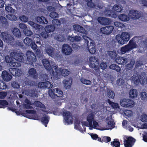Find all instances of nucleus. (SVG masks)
Wrapping results in <instances>:
<instances>
[{
    "label": "nucleus",
    "mask_w": 147,
    "mask_h": 147,
    "mask_svg": "<svg viewBox=\"0 0 147 147\" xmlns=\"http://www.w3.org/2000/svg\"><path fill=\"white\" fill-rule=\"evenodd\" d=\"M47 84L45 82H40L38 84V86L40 88H44L46 87H48V86H46L45 84Z\"/></svg>",
    "instance_id": "nucleus-56"
},
{
    "label": "nucleus",
    "mask_w": 147,
    "mask_h": 147,
    "mask_svg": "<svg viewBox=\"0 0 147 147\" xmlns=\"http://www.w3.org/2000/svg\"><path fill=\"white\" fill-rule=\"evenodd\" d=\"M7 85L6 83L2 81H0V89H5L7 88Z\"/></svg>",
    "instance_id": "nucleus-53"
},
{
    "label": "nucleus",
    "mask_w": 147,
    "mask_h": 147,
    "mask_svg": "<svg viewBox=\"0 0 147 147\" xmlns=\"http://www.w3.org/2000/svg\"><path fill=\"white\" fill-rule=\"evenodd\" d=\"M10 57L8 55L5 57V60L6 63H10L13 67H18L21 66L20 63L13 62V59L20 62L24 63L25 60L24 59V54L22 53H19L13 51L10 53Z\"/></svg>",
    "instance_id": "nucleus-1"
},
{
    "label": "nucleus",
    "mask_w": 147,
    "mask_h": 147,
    "mask_svg": "<svg viewBox=\"0 0 147 147\" xmlns=\"http://www.w3.org/2000/svg\"><path fill=\"white\" fill-rule=\"evenodd\" d=\"M20 20L24 22H28V17L25 16L23 15L19 17Z\"/></svg>",
    "instance_id": "nucleus-57"
},
{
    "label": "nucleus",
    "mask_w": 147,
    "mask_h": 147,
    "mask_svg": "<svg viewBox=\"0 0 147 147\" xmlns=\"http://www.w3.org/2000/svg\"><path fill=\"white\" fill-rule=\"evenodd\" d=\"M72 79L70 77L67 79L63 80V84L64 86L66 89L69 88L72 85Z\"/></svg>",
    "instance_id": "nucleus-19"
},
{
    "label": "nucleus",
    "mask_w": 147,
    "mask_h": 147,
    "mask_svg": "<svg viewBox=\"0 0 147 147\" xmlns=\"http://www.w3.org/2000/svg\"><path fill=\"white\" fill-rule=\"evenodd\" d=\"M94 115L92 113L89 114L87 117V120L88 122L90 127H92V122L94 121Z\"/></svg>",
    "instance_id": "nucleus-24"
},
{
    "label": "nucleus",
    "mask_w": 147,
    "mask_h": 147,
    "mask_svg": "<svg viewBox=\"0 0 147 147\" xmlns=\"http://www.w3.org/2000/svg\"><path fill=\"white\" fill-rule=\"evenodd\" d=\"M43 65L45 69L49 71H51L53 76L55 75H58V66L55 65H52L51 66L49 61L47 59H44L42 60Z\"/></svg>",
    "instance_id": "nucleus-3"
},
{
    "label": "nucleus",
    "mask_w": 147,
    "mask_h": 147,
    "mask_svg": "<svg viewBox=\"0 0 147 147\" xmlns=\"http://www.w3.org/2000/svg\"><path fill=\"white\" fill-rule=\"evenodd\" d=\"M111 145L113 147H120V143L118 139H115L113 141L111 142Z\"/></svg>",
    "instance_id": "nucleus-38"
},
{
    "label": "nucleus",
    "mask_w": 147,
    "mask_h": 147,
    "mask_svg": "<svg viewBox=\"0 0 147 147\" xmlns=\"http://www.w3.org/2000/svg\"><path fill=\"white\" fill-rule=\"evenodd\" d=\"M136 140L130 136H125L124 138L123 144L125 147H132Z\"/></svg>",
    "instance_id": "nucleus-6"
},
{
    "label": "nucleus",
    "mask_w": 147,
    "mask_h": 147,
    "mask_svg": "<svg viewBox=\"0 0 147 147\" xmlns=\"http://www.w3.org/2000/svg\"><path fill=\"white\" fill-rule=\"evenodd\" d=\"M72 51V48L68 44H63L62 47V51L65 55H70Z\"/></svg>",
    "instance_id": "nucleus-14"
},
{
    "label": "nucleus",
    "mask_w": 147,
    "mask_h": 147,
    "mask_svg": "<svg viewBox=\"0 0 147 147\" xmlns=\"http://www.w3.org/2000/svg\"><path fill=\"white\" fill-rule=\"evenodd\" d=\"M58 75H55L54 76H58L61 74L62 76L65 77L68 75L69 74V71L67 69L59 68L58 69Z\"/></svg>",
    "instance_id": "nucleus-20"
},
{
    "label": "nucleus",
    "mask_w": 147,
    "mask_h": 147,
    "mask_svg": "<svg viewBox=\"0 0 147 147\" xmlns=\"http://www.w3.org/2000/svg\"><path fill=\"white\" fill-rule=\"evenodd\" d=\"M55 26L53 25H48L45 27V31L47 32H53L55 29Z\"/></svg>",
    "instance_id": "nucleus-35"
},
{
    "label": "nucleus",
    "mask_w": 147,
    "mask_h": 147,
    "mask_svg": "<svg viewBox=\"0 0 147 147\" xmlns=\"http://www.w3.org/2000/svg\"><path fill=\"white\" fill-rule=\"evenodd\" d=\"M24 32L26 36H30L33 34L32 32L30 30H29L27 28L24 31Z\"/></svg>",
    "instance_id": "nucleus-50"
},
{
    "label": "nucleus",
    "mask_w": 147,
    "mask_h": 147,
    "mask_svg": "<svg viewBox=\"0 0 147 147\" xmlns=\"http://www.w3.org/2000/svg\"><path fill=\"white\" fill-rule=\"evenodd\" d=\"M6 17L9 20L11 21H16L17 20V17L13 14H8L6 15Z\"/></svg>",
    "instance_id": "nucleus-45"
},
{
    "label": "nucleus",
    "mask_w": 147,
    "mask_h": 147,
    "mask_svg": "<svg viewBox=\"0 0 147 147\" xmlns=\"http://www.w3.org/2000/svg\"><path fill=\"white\" fill-rule=\"evenodd\" d=\"M88 6L90 7H94L96 6L95 4L93 3L92 2V0H90V1H88L87 3Z\"/></svg>",
    "instance_id": "nucleus-63"
},
{
    "label": "nucleus",
    "mask_w": 147,
    "mask_h": 147,
    "mask_svg": "<svg viewBox=\"0 0 147 147\" xmlns=\"http://www.w3.org/2000/svg\"><path fill=\"white\" fill-rule=\"evenodd\" d=\"M36 20L37 22L40 24H46L48 22L47 20L43 16H41L40 17H37L36 18Z\"/></svg>",
    "instance_id": "nucleus-27"
},
{
    "label": "nucleus",
    "mask_w": 147,
    "mask_h": 147,
    "mask_svg": "<svg viewBox=\"0 0 147 147\" xmlns=\"http://www.w3.org/2000/svg\"><path fill=\"white\" fill-rule=\"evenodd\" d=\"M108 54L111 59L113 60L115 59L117 57V54L115 51H109Z\"/></svg>",
    "instance_id": "nucleus-39"
},
{
    "label": "nucleus",
    "mask_w": 147,
    "mask_h": 147,
    "mask_svg": "<svg viewBox=\"0 0 147 147\" xmlns=\"http://www.w3.org/2000/svg\"><path fill=\"white\" fill-rule=\"evenodd\" d=\"M0 21L3 26H7L8 24V22L6 18L3 16L0 17Z\"/></svg>",
    "instance_id": "nucleus-42"
},
{
    "label": "nucleus",
    "mask_w": 147,
    "mask_h": 147,
    "mask_svg": "<svg viewBox=\"0 0 147 147\" xmlns=\"http://www.w3.org/2000/svg\"><path fill=\"white\" fill-rule=\"evenodd\" d=\"M49 93V96L53 98L56 97H61L63 95V92L58 88H55L53 90H50Z\"/></svg>",
    "instance_id": "nucleus-9"
},
{
    "label": "nucleus",
    "mask_w": 147,
    "mask_h": 147,
    "mask_svg": "<svg viewBox=\"0 0 147 147\" xmlns=\"http://www.w3.org/2000/svg\"><path fill=\"white\" fill-rule=\"evenodd\" d=\"M118 18L120 20L123 22H127L129 20V18L128 16L124 14L119 15Z\"/></svg>",
    "instance_id": "nucleus-33"
},
{
    "label": "nucleus",
    "mask_w": 147,
    "mask_h": 147,
    "mask_svg": "<svg viewBox=\"0 0 147 147\" xmlns=\"http://www.w3.org/2000/svg\"><path fill=\"white\" fill-rule=\"evenodd\" d=\"M1 36L4 41L8 43H12L14 40V38L7 32H2Z\"/></svg>",
    "instance_id": "nucleus-8"
},
{
    "label": "nucleus",
    "mask_w": 147,
    "mask_h": 147,
    "mask_svg": "<svg viewBox=\"0 0 147 147\" xmlns=\"http://www.w3.org/2000/svg\"><path fill=\"white\" fill-rule=\"evenodd\" d=\"M107 102L113 109H117L119 108V104L117 103L112 102L109 99L107 100Z\"/></svg>",
    "instance_id": "nucleus-40"
},
{
    "label": "nucleus",
    "mask_w": 147,
    "mask_h": 147,
    "mask_svg": "<svg viewBox=\"0 0 147 147\" xmlns=\"http://www.w3.org/2000/svg\"><path fill=\"white\" fill-rule=\"evenodd\" d=\"M45 52L49 56L52 57L54 56V54L55 53L56 51L54 48L52 47H49L45 49Z\"/></svg>",
    "instance_id": "nucleus-22"
},
{
    "label": "nucleus",
    "mask_w": 147,
    "mask_h": 147,
    "mask_svg": "<svg viewBox=\"0 0 147 147\" xmlns=\"http://www.w3.org/2000/svg\"><path fill=\"white\" fill-rule=\"evenodd\" d=\"M25 112V113H21V115L23 116L28 118H29L28 117V113L35 114L36 113V111H35L30 110H26Z\"/></svg>",
    "instance_id": "nucleus-34"
},
{
    "label": "nucleus",
    "mask_w": 147,
    "mask_h": 147,
    "mask_svg": "<svg viewBox=\"0 0 147 147\" xmlns=\"http://www.w3.org/2000/svg\"><path fill=\"white\" fill-rule=\"evenodd\" d=\"M128 15L130 18L133 20L138 19L141 16V13L138 11L134 9L129 10Z\"/></svg>",
    "instance_id": "nucleus-12"
},
{
    "label": "nucleus",
    "mask_w": 147,
    "mask_h": 147,
    "mask_svg": "<svg viewBox=\"0 0 147 147\" xmlns=\"http://www.w3.org/2000/svg\"><path fill=\"white\" fill-rule=\"evenodd\" d=\"M5 10L8 13H13L14 12V9L10 6H6L5 8Z\"/></svg>",
    "instance_id": "nucleus-51"
},
{
    "label": "nucleus",
    "mask_w": 147,
    "mask_h": 147,
    "mask_svg": "<svg viewBox=\"0 0 147 147\" xmlns=\"http://www.w3.org/2000/svg\"><path fill=\"white\" fill-rule=\"evenodd\" d=\"M33 41L31 39L28 37L26 38L24 40V42L27 46H31Z\"/></svg>",
    "instance_id": "nucleus-43"
},
{
    "label": "nucleus",
    "mask_w": 147,
    "mask_h": 147,
    "mask_svg": "<svg viewBox=\"0 0 147 147\" xmlns=\"http://www.w3.org/2000/svg\"><path fill=\"white\" fill-rule=\"evenodd\" d=\"M120 105L123 107L131 108L134 106V102L132 100L123 98L121 100Z\"/></svg>",
    "instance_id": "nucleus-10"
},
{
    "label": "nucleus",
    "mask_w": 147,
    "mask_h": 147,
    "mask_svg": "<svg viewBox=\"0 0 147 147\" xmlns=\"http://www.w3.org/2000/svg\"><path fill=\"white\" fill-rule=\"evenodd\" d=\"M129 97L133 99L136 98L138 96V92L137 90L135 89H131L129 92Z\"/></svg>",
    "instance_id": "nucleus-28"
},
{
    "label": "nucleus",
    "mask_w": 147,
    "mask_h": 147,
    "mask_svg": "<svg viewBox=\"0 0 147 147\" xmlns=\"http://www.w3.org/2000/svg\"><path fill=\"white\" fill-rule=\"evenodd\" d=\"M116 38L119 44L123 45L129 40L130 35L127 32H123L121 33V35L119 34L117 35Z\"/></svg>",
    "instance_id": "nucleus-5"
},
{
    "label": "nucleus",
    "mask_w": 147,
    "mask_h": 147,
    "mask_svg": "<svg viewBox=\"0 0 147 147\" xmlns=\"http://www.w3.org/2000/svg\"><path fill=\"white\" fill-rule=\"evenodd\" d=\"M80 81L82 84H84L88 85L91 84V82L90 80L85 79L84 78H81Z\"/></svg>",
    "instance_id": "nucleus-47"
},
{
    "label": "nucleus",
    "mask_w": 147,
    "mask_h": 147,
    "mask_svg": "<svg viewBox=\"0 0 147 147\" xmlns=\"http://www.w3.org/2000/svg\"><path fill=\"white\" fill-rule=\"evenodd\" d=\"M109 67L110 69L115 70L117 72H119L121 70L120 68L116 64H111L109 66Z\"/></svg>",
    "instance_id": "nucleus-41"
},
{
    "label": "nucleus",
    "mask_w": 147,
    "mask_h": 147,
    "mask_svg": "<svg viewBox=\"0 0 147 147\" xmlns=\"http://www.w3.org/2000/svg\"><path fill=\"white\" fill-rule=\"evenodd\" d=\"M1 76L3 80L5 81H10L12 78V76L5 70L3 71L2 73Z\"/></svg>",
    "instance_id": "nucleus-17"
},
{
    "label": "nucleus",
    "mask_w": 147,
    "mask_h": 147,
    "mask_svg": "<svg viewBox=\"0 0 147 147\" xmlns=\"http://www.w3.org/2000/svg\"><path fill=\"white\" fill-rule=\"evenodd\" d=\"M8 104V102L5 100H0V105L2 107H0V108H4Z\"/></svg>",
    "instance_id": "nucleus-46"
},
{
    "label": "nucleus",
    "mask_w": 147,
    "mask_h": 147,
    "mask_svg": "<svg viewBox=\"0 0 147 147\" xmlns=\"http://www.w3.org/2000/svg\"><path fill=\"white\" fill-rule=\"evenodd\" d=\"M12 86L15 88L16 89L19 88L20 87V84L17 82L14 81L12 82L11 84Z\"/></svg>",
    "instance_id": "nucleus-48"
},
{
    "label": "nucleus",
    "mask_w": 147,
    "mask_h": 147,
    "mask_svg": "<svg viewBox=\"0 0 147 147\" xmlns=\"http://www.w3.org/2000/svg\"><path fill=\"white\" fill-rule=\"evenodd\" d=\"M90 66L95 71H93L95 74H100L99 60L95 56H91L89 58Z\"/></svg>",
    "instance_id": "nucleus-4"
},
{
    "label": "nucleus",
    "mask_w": 147,
    "mask_h": 147,
    "mask_svg": "<svg viewBox=\"0 0 147 147\" xmlns=\"http://www.w3.org/2000/svg\"><path fill=\"white\" fill-rule=\"evenodd\" d=\"M15 71L16 72L14 74V76H21L22 74V71L20 69L16 68Z\"/></svg>",
    "instance_id": "nucleus-59"
},
{
    "label": "nucleus",
    "mask_w": 147,
    "mask_h": 147,
    "mask_svg": "<svg viewBox=\"0 0 147 147\" xmlns=\"http://www.w3.org/2000/svg\"><path fill=\"white\" fill-rule=\"evenodd\" d=\"M130 51L127 45H125L121 48L120 51L122 54H124Z\"/></svg>",
    "instance_id": "nucleus-44"
},
{
    "label": "nucleus",
    "mask_w": 147,
    "mask_h": 147,
    "mask_svg": "<svg viewBox=\"0 0 147 147\" xmlns=\"http://www.w3.org/2000/svg\"><path fill=\"white\" fill-rule=\"evenodd\" d=\"M75 30L82 33L87 34V31L82 27L79 25H75L73 26Z\"/></svg>",
    "instance_id": "nucleus-18"
},
{
    "label": "nucleus",
    "mask_w": 147,
    "mask_h": 147,
    "mask_svg": "<svg viewBox=\"0 0 147 147\" xmlns=\"http://www.w3.org/2000/svg\"><path fill=\"white\" fill-rule=\"evenodd\" d=\"M7 95V92H0V99H3L5 98Z\"/></svg>",
    "instance_id": "nucleus-62"
},
{
    "label": "nucleus",
    "mask_w": 147,
    "mask_h": 147,
    "mask_svg": "<svg viewBox=\"0 0 147 147\" xmlns=\"http://www.w3.org/2000/svg\"><path fill=\"white\" fill-rule=\"evenodd\" d=\"M103 15L105 17L113 18L114 16V12L111 10L109 9H106L103 12Z\"/></svg>",
    "instance_id": "nucleus-23"
},
{
    "label": "nucleus",
    "mask_w": 147,
    "mask_h": 147,
    "mask_svg": "<svg viewBox=\"0 0 147 147\" xmlns=\"http://www.w3.org/2000/svg\"><path fill=\"white\" fill-rule=\"evenodd\" d=\"M50 117L48 115H45V116L42 117L41 118V121L45 126L46 127L49 121Z\"/></svg>",
    "instance_id": "nucleus-31"
},
{
    "label": "nucleus",
    "mask_w": 147,
    "mask_h": 147,
    "mask_svg": "<svg viewBox=\"0 0 147 147\" xmlns=\"http://www.w3.org/2000/svg\"><path fill=\"white\" fill-rule=\"evenodd\" d=\"M50 16L52 18H54L58 17V14L54 11L51 12L50 14Z\"/></svg>",
    "instance_id": "nucleus-58"
},
{
    "label": "nucleus",
    "mask_w": 147,
    "mask_h": 147,
    "mask_svg": "<svg viewBox=\"0 0 147 147\" xmlns=\"http://www.w3.org/2000/svg\"><path fill=\"white\" fill-rule=\"evenodd\" d=\"M90 44V45H88V51L91 54H93L96 52V48L95 46L94 43L91 42Z\"/></svg>",
    "instance_id": "nucleus-26"
},
{
    "label": "nucleus",
    "mask_w": 147,
    "mask_h": 147,
    "mask_svg": "<svg viewBox=\"0 0 147 147\" xmlns=\"http://www.w3.org/2000/svg\"><path fill=\"white\" fill-rule=\"evenodd\" d=\"M76 129H78L82 133H84V132L86 131V128L85 127H84V129L83 130L81 127L80 126L76 127H75Z\"/></svg>",
    "instance_id": "nucleus-61"
},
{
    "label": "nucleus",
    "mask_w": 147,
    "mask_h": 147,
    "mask_svg": "<svg viewBox=\"0 0 147 147\" xmlns=\"http://www.w3.org/2000/svg\"><path fill=\"white\" fill-rule=\"evenodd\" d=\"M27 60L26 61V60L24 58L25 60L24 63L26 64H29L32 65L34 62H36V56L34 53L30 51H28L26 53Z\"/></svg>",
    "instance_id": "nucleus-7"
},
{
    "label": "nucleus",
    "mask_w": 147,
    "mask_h": 147,
    "mask_svg": "<svg viewBox=\"0 0 147 147\" xmlns=\"http://www.w3.org/2000/svg\"><path fill=\"white\" fill-rule=\"evenodd\" d=\"M114 24L115 26L118 27L119 28H123L125 27V25L123 23L118 22H115L114 23Z\"/></svg>",
    "instance_id": "nucleus-54"
},
{
    "label": "nucleus",
    "mask_w": 147,
    "mask_h": 147,
    "mask_svg": "<svg viewBox=\"0 0 147 147\" xmlns=\"http://www.w3.org/2000/svg\"><path fill=\"white\" fill-rule=\"evenodd\" d=\"M12 33L14 36L18 38L20 37L21 34L20 30L17 28H14L12 30Z\"/></svg>",
    "instance_id": "nucleus-32"
},
{
    "label": "nucleus",
    "mask_w": 147,
    "mask_h": 147,
    "mask_svg": "<svg viewBox=\"0 0 147 147\" xmlns=\"http://www.w3.org/2000/svg\"><path fill=\"white\" fill-rule=\"evenodd\" d=\"M55 38L58 41L62 42L66 40V39L64 36L62 35L61 33L56 34L55 36Z\"/></svg>",
    "instance_id": "nucleus-30"
},
{
    "label": "nucleus",
    "mask_w": 147,
    "mask_h": 147,
    "mask_svg": "<svg viewBox=\"0 0 147 147\" xmlns=\"http://www.w3.org/2000/svg\"><path fill=\"white\" fill-rule=\"evenodd\" d=\"M113 9L115 12H120L123 9V7L121 5L115 4L113 6Z\"/></svg>",
    "instance_id": "nucleus-37"
},
{
    "label": "nucleus",
    "mask_w": 147,
    "mask_h": 147,
    "mask_svg": "<svg viewBox=\"0 0 147 147\" xmlns=\"http://www.w3.org/2000/svg\"><path fill=\"white\" fill-rule=\"evenodd\" d=\"M19 27L23 30V32L27 28V26L26 25L23 23H20L19 24Z\"/></svg>",
    "instance_id": "nucleus-60"
},
{
    "label": "nucleus",
    "mask_w": 147,
    "mask_h": 147,
    "mask_svg": "<svg viewBox=\"0 0 147 147\" xmlns=\"http://www.w3.org/2000/svg\"><path fill=\"white\" fill-rule=\"evenodd\" d=\"M65 21L64 18H60V20L54 19L52 21V23L57 29H61L62 28V26L61 27V23L63 24L65 23Z\"/></svg>",
    "instance_id": "nucleus-13"
},
{
    "label": "nucleus",
    "mask_w": 147,
    "mask_h": 147,
    "mask_svg": "<svg viewBox=\"0 0 147 147\" xmlns=\"http://www.w3.org/2000/svg\"><path fill=\"white\" fill-rule=\"evenodd\" d=\"M98 21L100 23L103 25H109L111 23V21L109 18L102 17L98 18Z\"/></svg>",
    "instance_id": "nucleus-16"
},
{
    "label": "nucleus",
    "mask_w": 147,
    "mask_h": 147,
    "mask_svg": "<svg viewBox=\"0 0 147 147\" xmlns=\"http://www.w3.org/2000/svg\"><path fill=\"white\" fill-rule=\"evenodd\" d=\"M140 97L142 100H145L147 99V94L146 92H143L141 93L140 94Z\"/></svg>",
    "instance_id": "nucleus-52"
},
{
    "label": "nucleus",
    "mask_w": 147,
    "mask_h": 147,
    "mask_svg": "<svg viewBox=\"0 0 147 147\" xmlns=\"http://www.w3.org/2000/svg\"><path fill=\"white\" fill-rule=\"evenodd\" d=\"M107 95L108 97L111 99H113L114 98L115 96V93L114 92L111 90H109V92H107Z\"/></svg>",
    "instance_id": "nucleus-49"
},
{
    "label": "nucleus",
    "mask_w": 147,
    "mask_h": 147,
    "mask_svg": "<svg viewBox=\"0 0 147 147\" xmlns=\"http://www.w3.org/2000/svg\"><path fill=\"white\" fill-rule=\"evenodd\" d=\"M114 29L113 26H108L105 27L100 28L101 32L103 34L109 35L112 32Z\"/></svg>",
    "instance_id": "nucleus-15"
},
{
    "label": "nucleus",
    "mask_w": 147,
    "mask_h": 147,
    "mask_svg": "<svg viewBox=\"0 0 147 147\" xmlns=\"http://www.w3.org/2000/svg\"><path fill=\"white\" fill-rule=\"evenodd\" d=\"M102 141L105 143H108L111 140V138L109 136H105L102 138Z\"/></svg>",
    "instance_id": "nucleus-55"
},
{
    "label": "nucleus",
    "mask_w": 147,
    "mask_h": 147,
    "mask_svg": "<svg viewBox=\"0 0 147 147\" xmlns=\"http://www.w3.org/2000/svg\"><path fill=\"white\" fill-rule=\"evenodd\" d=\"M63 115L66 122L69 124L73 123V117L71 113L67 110L64 111L63 112Z\"/></svg>",
    "instance_id": "nucleus-11"
},
{
    "label": "nucleus",
    "mask_w": 147,
    "mask_h": 147,
    "mask_svg": "<svg viewBox=\"0 0 147 147\" xmlns=\"http://www.w3.org/2000/svg\"><path fill=\"white\" fill-rule=\"evenodd\" d=\"M134 63V61L131 60L130 63L126 65V68L127 69L130 70L128 76L131 77V81L134 82L135 85H138L139 82H140V80L137 74V72L136 71L135 73L134 72L135 71L134 69L131 70L133 67Z\"/></svg>",
    "instance_id": "nucleus-2"
},
{
    "label": "nucleus",
    "mask_w": 147,
    "mask_h": 147,
    "mask_svg": "<svg viewBox=\"0 0 147 147\" xmlns=\"http://www.w3.org/2000/svg\"><path fill=\"white\" fill-rule=\"evenodd\" d=\"M130 50L131 51L135 48H136L137 45L134 38H132L127 45Z\"/></svg>",
    "instance_id": "nucleus-21"
},
{
    "label": "nucleus",
    "mask_w": 147,
    "mask_h": 147,
    "mask_svg": "<svg viewBox=\"0 0 147 147\" xmlns=\"http://www.w3.org/2000/svg\"><path fill=\"white\" fill-rule=\"evenodd\" d=\"M52 58L58 61H61L62 60L63 57L60 52L58 51L55 53L54 55Z\"/></svg>",
    "instance_id": "nucleus-29"
},
{
    "label": "nucleus",
    "mask_w": 147,
    "mask_h": 147,
    "mask_svg": "<svg viewBox=\"0 0 147 147\" xmlns=\"http://www.w3.org/2000/svg\"><path fill=\"white\" fill-rule=\"evenodd\" d=\"M124 80L121 79H118L117 81V83L119 86H121L124 84Z\"/></svg>",
    "instance_id": "nucleus-64"
},
{
    "label": "nucleus",
    "mask_w": 147,
    "mask_h": 147,
    "mask_svg": "<svg viewBox=\"0 0 147 147\" xmlns=\"http://www.w3.org/2000/svg\"><path fill=\"white\" fill-rule=\"evenodd\" d=\"M28 24L30 25L32 28L36 30H39L40 29V26L34 23L33 21H29L28 22Z\"/></svg>",
    "instance_id": "nucleus-36"
},
{
    "label": "nucleus",
    "mask_w": 147,
    "mask_h": 147,
    "mask_svg": "<svg viewBox=\"0 0 147 147\" xmlns=\"http://www.w3.org/2000/svg\"><path fill=\"white\" fill-rule=\"evenodd\" d=\"M29 75L34 79H36L37 77V74L36 69L34 68H30L28 71Z\"/></svg>",
    "instance_id": "nucleus-25"
}]
</instances>
